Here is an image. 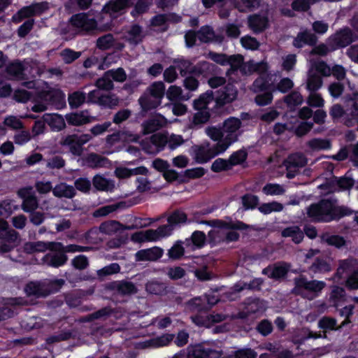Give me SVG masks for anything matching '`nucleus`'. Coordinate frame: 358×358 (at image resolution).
<instances>
[{"mask_svg":"<svg viewBox=\"0 0 358 358\" xmlns=\"http://www.w3.org/2000/svg\"><path fill=\"white\" fill-rule=\"evenodd\" d=\"M354 211L345 206H336V201L322 199L317 203H312L307 208V215L313 221L329 222L339 220L342 217L352 215Z\"/></svg>","mask_w":358,"mask_h":358,"instance_id":"1","label":"nucleus"},{"mask_svg":"<svg viewBox=\"0 0 358 358\" xmlns=\"http://www.w3.org/2000/svg\"><path fill=\"white\" fill-rule=\"evenodd\" d=\"M124 136L125 140L139 143L142 150L150 155H155L163 150L167 143L171 150H174L185 141L182 136H149V138L141 140L143 136Z\"/></svg>","mask_w":358,"mask_h":358,"instance_id":"2","label":"nucleus"},{"mask_svg":"<svg viewBox=\"0 0 358 358\" xmlns=\"http://www.w3.org/2000/svg\"><path fill=\"white\" fill-rule=\"evenodd\" d=\"M357 39L356 34L348 27H345L329 37V44L333 49L345 48Z\"/></svg>","mask_w":358,"mask_h":358,"instance_id":"3","label":"nucleus"},{"mask_svg":"<svg viewBox=\"0 0 358 358\" xmlns=\"http://www.w3.org/2000/svg\"><path fill=\"white\" fill-rule=\"evenodd\" d=\"M291 266L289 263L281 261L268 264L262 269V274L266 275L274 281H284L290 271Z\"/></svg>","mask_w":358,"mask_h":358,"instance_id":"4","label":"nucleus"},{"mask_svg":"<svg viewBox=\"0 0 358 358\" xmlns=\"http://www.w3.org/2000/svg\"><path fill=\"white\" fill-rule=\"evenodd\" d=\"M191 151L192 158L197 164H206L215 157L208 141H204L199 145H193L191 147Z\"/></svg>","mask_w":358,"mask_h":358,"instance_id":"5","label":"nucleus"},{"mask_svg":"<svg viewBox=\"0 0 358 358\" xmlns=\"http://www.w3.org/2000/svg\"><path fill=\"white\" fill-rule=\"evenodd\" d=\"M189 358H220L222 351L216 350L202 343L190 345L187 348Z\"/></svg>","mask_w":358,"mask_h":358,"instance_id":"6","label":"nucleus"},{"mask_svg":"<svg viewBox=\"0 0 358 358\" xmlns=\"http://www.w3.org/2000/svg\"><path fill=\"white\" fill-rule=\"evenodd\" d=\"M294 291L296 293L299 289H305L310 292L318 294L325 287L326 283L324 281L312 280H308L303 275L296 277L294 279Z\"/></svg>","mask_w":358,"mask_h":358,"instance_id":"7","label":"nucleus"},{"mask_svg":"<svg viewBox=\"0 0 358 358\" xmlns=\"http://www.w3.org/2000/svg\"><path fill=\"white\" fill-rule=\"evenodd\" d=\"M72 27L85 31H91L96 29L97 22L94 18H90L85 13H80L73 15L70 20Z\"/></svg>","mask_w":358,"mask_h":358,"instance_id":"8","label":"nucleus"},{"mask_svg":"<svg viewBox=\"0 0 358 358\" xmlns=\"http://www.w3.org/2000/svg\"><path fill=\"white\" fill-rule=\"evenodd\" d=\"M41 101H45L48 104L55 106L57 108H62L66 105L65 95L59 89H51L42 91L39 94Z\"/></svg>","mask_w":358,"mask_h":358,"instance_id":"9","label":"nucleus"},{"mask_svg":"<svg viewBox=\"0 0 358 358\" xmlns=\"http://www.w3.org/2000/svg\"><path fill=\"white\" fill-rule=\"evenodd\" d=\"M94 136H66L62 144L69 147L70 152L76 156L83 153V145L92 138Z\"/></svg>","mask_w":358,"mask_h":358,"instance_id":"10","label":"nucleus"},{"mask_svg":"<svg viewBox=\"0 0 358 358\" xmlns=\"http://www.w3.org/2000/svg\"><path fill=\"white\" fill-rule=\"evenodd\" d=\"M209 136L213 141L216 142L214 145H210L211 149L214 153L215 157L225 152L232 143L238 141V136Z\"/></svg>","mask_w":358,"mask_h":358,"instance_id":"11","label":"nucleus"},{"mask_svg":"<svg viewBox=\"0 0 358 358\" xmlns=\"http://www.w3.org/2000/svg\"><path fill=\"white\" fill-rule=\"evenodd\" d=\"M220 69L216 64L206 61H201L194 66L192 75L208 79L212 76L217 75Z\"/></svg>","mask_w":358,"mask_h":358,"instance_id":"12","label":"nucleus"},{"mask_svg":"<svg viewBox=\"0 0 358 358\" xmlns=\"http://www.w3.org/2000/svg\"><path fill=\"white\" fill-rule=\"evenodd\" d=\"M236 96L237 90L235 86L230 83L226 85L223 90L221 91V94L215 99V108H222L227 103H229L234 101L236 99Z\"/></svg>","mask_w":358,"mask_h":358,"instance_id":"13","label":"nucleus"},{"mask_svg":"<svg viewBox=\"0 0 358 358\" xmlns=\"http://www.w3.org/2000/svg\"><path fill=\"white\" fill-rule=\"evenodd\" d=\"M165 123L166 119L163 115L156 114L151 116L143 122L142 134H152L162 128Z\"/></svg>","mask_w":358,"mask_h":358,"instance_id":"14","label":"nucleus"},{"mask_svg":"<svg viewBox=\"0 0 358 358\" xmlns=\"http://www.w3.org/2000/svg\"><path fill=\"white\" fill-rule=\"evenodd\" d=\"M182 17L175 13H160L154 15L150 20V24L152 27H162L166 25L163 31L168 29L167 22L178 23Z\"/></svg>","mask_w":358,"mask_h":358,"instance_id":"15","label":"nucleus"},{"mask_svg":"<svg viewBox=\"0 0 358 358\" xmlns=\"http://www.w3.org/2000/svg\"><path fill=\"white\" fill-rule=\"evenodd\" d=\"M317 36L308 29L299 31L294 38L292 45L296 48H302L304 45L313 46L317 42Z\"/></svg>","mask_w":358,"mask_h":358,"instance_id":"16","label":"nucleus"},{"mask_svg":"<svg viewBox=\"0 0 358 358\" xmlns=\"http://www.w3.org/2000/svg\"><path fill=\"white\" fill-rule=\"evenodd\" d=\"M54 252L46 254L42 259L43 262L48 266L59 268L68 261V257L62 250H51Z\"/></svg>","mask_w":358,"mask_h":358,"instance_id":"17","label":"nucleus"},{"mask_svg":"<svg viewBox=\"0 0 358 358\" xmlns=\"http://www.w3.org/2000/svg\"><path fill=\"white\" fill-rule=\"evenodd\" d=\"M18 236V233L14 229L8 228L0 234V252H10L13 246L10 243H15Z\"/></svg>","mask_w":358,"mask_h":358,"instance_id":"18","label":"nucleus"},{"mask_svg":"<svg viewBox=\"0 0 358 358\" xmlns=\"http://www.w3.org/2000/svg\"><path fill=\"white\" fill-rule=\"evenodd\" d=\"M163 255V250L159 247H152L148 249L138 250L136 255V260L138 262L157 261Z\"/></svg>","mask_w":358,"mask_h":358,"instance_id":"19","label":"nucleus"},{"mask_svg":"<svg viewBox=\"0 0 358 358\" xmlns=\"http://www.w3.org/2000/svg\"><path fill=\"white\" fill-rule=\"evenodd\" d=\"M248 27L255 34L263 32L268 26V19L266 16L253 14L248 17Z\"/></svg>","mask_w":358,"mask_h":358,"instance_id":"20","label":"nucleus"},{"mask_svg":"<svg viewBox=\"0 0 358 358\" xmlns=\"http://www.w3.org/2000/svg\"><path fill=\"white\" fill-rule=\"evenodd\" d=\"M133 5L131 0H110L103 8V10L110 15L120 13Z\"/></svg>","mask_w":358,"mask_h":358,"instance_id":"21","label":"nucleus"},{"mask_svg":"<svg viewBox=\"0 0 358 358\" xmlns=\"http://www.w3.org/2000/svg\"><path fill=\"white\" fill-rule=\"evenodd\" d=\"M43 118L52 131H59L66 126L65 120L61 115L45 113L43 115Z\"/></svg>","mask_w":358,"mask_h":358,"instance_id":"22","label":"nucleus"},{"mask_svg":"<svg viewBox=\"0 0 358 358\" xmlns=\"http://www.w3.org/2000/svg\"><path fill=\"white\" fill-rule=\"evenodd\" d=\"M92 183L97 191L111 192L115 188L113 180L107 179L99 174H96L93 177Z\"/></svg>","mask_w":358,"mask_h":358,"instance_id":"23","label":"nucleus"},{"mask_svg":"<svg viewBox=\"0 0 358 358\" xmlns=\"http://www.w3.org/2000/svg\"><path fill=\"white\" fill-rule=\"evenodd\" d=\"M307 164L306 157L301 152L290 154L285 161L287 169H299L305 166Z\"/></svg>","mask_w":358,"mask_h":358,"instance_id":"24","label":"nucleus"},{"mask_svg":"<svg viewBox=\"0 0 358 358\" xmlns=\"http://www.w3.org/2000/svg\"><path fill=\"white\" fill-rule=\"evenodd\" d=\"M87 165L92 169L108 167L110 164V160L106 157L96 153H90L85 159Z\"/></svg>","mask_w":358,"mask_h":358,"instance_id":"25","label":"nucleus"},{"mask_svg":"<svg viewBox=\"0 0 358 358\" xmlns=\"http://www.w3.org/2000/svg\"><path fill=\"white\" fill-rule=\"evenodd\" d=\"M206 240V234L201 231H194L189 238H186L185 245L186 248L192 245V248H201L204 246Z\"/></svg>","mask_w":358,"mask_h":358,"instance_id":"26","label":"nucleus"},{"mask_svg":"<svg viewBox=\"0 0 358 358\" xmlns=\"http://www.w3.org/2000/svg\"><path fill=\"white\" fill-rule=\"evenodd\" d=\"M52 192L54 196L58 198L64 197L67 199H72L76 194L74 187L65 182L56 185Z\"/></svg>","mask_w":358,"mask_h":358,"instance_id":"27","label":"nucleus"},{"mask_svg":"<svg viewBox=\"0 0 358 358\" xmlns=\"http://www.w3.org/2000/svg\"><path fill=\"white\" fill-rule=\"evenodd\" d=\"M213 100V92L207 90L194 101L193 107L195 110H209L208 106Z\"/></svg>","mask_w":358,"mask_h":358,"instance_id":"28","label":"nucleus"},{"mask_svg":"<svg viewBox=\"0 0 358 358\" xmlns=\"http://www.w3.org/2000/svg\"><path fill=\"white\" fill-rule=\"evenodd\" d=\"M270 81L271 78L268 73L259 76L252 83L253 91L258 93L271 90V84Z\"/></svg>","mask_w":358,"mask_h":358,"instance_id":"29","label":"nucleus"},{"mask_svg":"<svg viewBox=\"0 0 358 358\" xmlns=\"http://www.w3.org/2000/svg\"><path fill=\"white\" fill-rule=\"evenodd\" d=\"M65 117L67 123L73 126H80L87 124L91 120V117L85 115L84 111L66 114Z\"/></svg>","mask_w":358,"mask_h":358,"instance_id":"30","label":"nucleus"},{"mask_svg":"<svg viewBox=\"0 0 358 358\" xmlns=\"http://www.w3.org/2000/svg\"><path fill=\"white\" fill-rule=\"evenodd\" d=\"M346 292L343 287L340 286L333 287L330 293L329 301L331 303V306L336 309L340 306V303L345 301Z\"/></svg>","mask_w":358,"mask_h":358,"instance_id":"31","label":"nucleus"},{"mask_svg":"<svg viewBox=\"0 0 358 358\" xmlns=\"http://www.w3.org/2000/svg\"><path fill=\"white\" fill-rule=\"evenodd\" d=\"M24 292L28 296L45 297L43 282H29L24 287Z\"/></svg>","mask_w":358,"mask_h":358,"instance_id":"32","label":"nucleus"},{"mask_svg":"<svg viewBox=\"0 0 358 358\" xmlns=\"http://www.w3.org/2000/svg\"><path fill=\"white\" fill-rule=\"evenodd\" d=\"M194 276L201 282L209 281L214 278L215 274L207 264H203L194 271Z\"/></svg>","mask_w":358,"mask_h":358,"instance_id":"33","label":"nucleus"},{"mask_svg":"<svg viewBox=\"0 0 358 358\" xmlns=\"http://www.w3.org/2000/svg\"><path fill=\"white\" fill-rule=\"evenodd\" d=\"M321 239L328 245L334 246L337 249H341L346 245L345 239L340 235L324 234Z\"/></svg>","mask_w":358,"mask_h":358,"instance_id":"34","label":"nucleus"},{"mask_svg":"<svg viewBox=\"0 0 358 358\" xmlns=\"http://www.w3.org/2000/svg\"><path fill=\"white\" fill-rule=\"evenodd\" d=\"M56 243L57 242L43 241L31 242L26 244L25 249L29 252H45L47 250H56V249H53L54 248H56V246L51 244Z\"/></svg>","mask_w":358,"mask_h":358,"instance_id":"35","label":"nucleus"},{"mask_svg":"<svg viewBox=\"0 0 358 358\" xmlns=\"http://www.w3.org/2000/svg\"><path fill=\"white\" fill-rule=\"evenodd\" d=\"M175 335L173 334H164L160 336H157L150 339L146 343L147 346L160 348L169 345L174 339Z\"/></svg>","mask_w":358,"mask_h":358,"instance_id":"36","label":"nucleus"},{"mask_svg":"<svg viewBox=\"0 0 358 358\" xmlns=\"http://www.w3.org/2000/svg\"><path fill=\"white\" fill-rule=\"evenodd\" d=\"M192 117L191 124L192 127L200 128L208 122L210 118V110H196Z\"/></svg>","mask_w":358,"mask_h":358,"instance_id":"37","label":"nucleus"},{"mask_svg":"<svg viewBox=\"0 0 358 358\" xmlns=\"http://www.w3.org/2000/svg\"><path fill=\"white\" fill-rule=\"evenodd\" d=\"M241 124V120L238 117H230L223 122L221 126L222 132L233 134L240 129Z\"/></svg>","mask_w":358,"mask_h":358,"instance_id":"38","label":"nucleus"},{"mask_svg":"<svg viewBox=\"0 0 358 358\" xmlns=\"http://www.w3.org/2000/svg\"><path fill=\"white\" fill-rule=\"evenodd\" d=\"M308 147L312 151L327 150L331 148V142L327 138H313L307 143Z\"/></svg>","mask_w":358,"mask_h":358,"instance_id":"39","label":"nucleus"},{"mask_svg":"<svg viewBox=\"0 0 358 358\" xmlns=\"http://www.w3.org/2000/svg\"><path fill=\"white\" fill-rule=\"evenodd\" d=\"M217 222L220 224L219 226L225 229L243 231L252 229V226L240 220L234 222L230 219L229 221L217 220Z\"/></svg>","mask_w":358,"mask_h":358,"instance_id":"40","label":"nucleus"},{"mask_svg":"<svg viewBox=\"0 0 358 358\" xmlns=\"http://www.w3.org/2000/svg\"><path fill=\"white\" fill-rule=\"evenodd\" d=\"M138 102L142 110L145 112L155 109L161 104L160 100L154 99L150 95L146 94L141 96Z\"/></svg>","mask_w":358,"mask_h":358,"instance_id":"41","label":"nucleus"},{"mask_svg":"<svg viewBox=\"0 0 358 358\" xmlns=\"http://www.w3.org/2000/svg\"><path fill=\"white\" fill-rule=\"evenodd\" d=\"M323 80L321 76L317 73L310 72L307 78L306 89L310 92H317L322 85Z\"/></svg>","mask_w":358,"mask_h":358,"instance_id":"42","label":"nucleus"},{"mask_svg":"<svg viewBox=\"0 0 358 358\" xmlns=\"http://www.w3.org/2000/svg\"><path fill=\"white\" fill-rule=\"evenodd\" d=\"M43 287H44V293L45 297L51 294H55L59 292L62 286L64 285V280L60 279H55L52 280H49L48 282H43Z\"/></svg>","mask_w":358,"mask_h":358,"instance_id":"43","label":"nucleus"},{"mask_svg":"<svg viewBox=\"0 0 358 358\" xmlns=\"http://www.w3.org/2000/svg\"><path fill=\"white\" fill-rule=\"evenodd\" d=\"M110 314L111 309L108 307H104L83 317L80 320L84 322H91L96 320L105 318Z\"/></svg>","mask_w":358,"mask_h":358,"instance_id":"44","label":"nucleus"},{"mask_svg":"<svg viewBox=\"0 0 358 358\" xmlns=\"http://www.w3.org/2000/svg\"><path fill=\"white\" fill-rule=\"evenodd\" d=\"M355 181L352 178L346 176L340 178L334 176L330 181L329 185L332 186H337L340 189L347 190L352 188L354 185Z\"/></svg>","mask_w":358,"mask_h":358,"instance_id":"45","label":"nucleus"},{"mask_svg":"<svg viewBox=\"0 0 358 358\" xmlns=\"http://www.w3.org/2000/svg\"><path fill=\"white\" fill-rule=\"evenodd\" d=\"M86 100L85 93L76 91L69 94L68 101L71 108L76 109L83 105Z\"/></svg>","mask_w":358,"mask_h":358,"instance_id":"46","label":"nucleus"},{"mask_svg":"<svg viewBox=\"0 0 358 358\" xmlns=\"http://www.w3.org/2000/svg\"><path fill=\"white\" fill-rule=\"evenodd\" d=\"M129 41L133 44H138L143 41V29L141 26L138 24L131 25L130 29L128 31Z\"/></svg>","mask_w":358,"mask_h":358,"instance_id":"47","label":"nucleus"},{"mask_svg":"<svg viewBox=\"0 0 358 358\" xmlns=\"http://www.w3.org/2000/svg\"><path fill=\"white\" fill-rule=\"evenodd\" d=\"M241 203L245 210H254L257 207L259 199L257 195L247 193L241 196Z\"/></svg>","mask_w":358,"mask_h":358,"instance_id":"48","label":"nucleus"},{"mask_svg":"<svg viewBox=\"0 0 358 358\" xmlns=\"http://www.w3.org/2000/svg\"><path fill=\"white\" fill-rule=\"evenodd\" d=\"M248 152L245 149L242 148L234 152L229 157L228 160L231 167L241 165L244 163L248 158Z\"/></svg>","mask_w":358,"mask_h":358,"instance_id":"49","label":"nucleus"},{"mask_svg":"<svg viewBox=\"0 0 358 358\" xmlns=\"http://www.w3.org/2000/svg\"><path fill=\"white\" fill-rule=\"evenodd\" d=\"M198 32V39L201 43H210L215 38V34L213 29L208 25L203 26L200 28Z\"/></svg>","mask_w":358,"mask_h":358,"instance_id":"50","label":"nucleus"},{"mask_svg":"<svg viewBox=\"0 0 358 358\" xmlns=\"http://www.w3.org/2000/svg\"><path fill=\"white\" fill-rule=\"evenodd\" d=\"M154 231L152 229H148L145 231H139L134 233L131 236V241L134 243H145L153 241V236Z\"/></svg>","mask_w":358,"mask_h":358,"instance_id":"51","label":"nucleus"},{"mask_svg":"<svg viewBox=\"0 0 358 358\" xmlns=\"http://www.w3.org/2000/svg\"><path fill=\"white\" fill-rule=\"evenodd\" d=\"M183 245H185V241H177L168 250V255L171 259H180L184 255L185 248Z\"/></svg>","mask_w":358,"mask_h":358,"instance_id":"52","label":"nucleus"},{"mask_svg":"<svg viewBox=\"0 0 358 358\" xmlns=\"http://www.w3.org/2000/svg\"><path fill=\"white\" fill-rule=\"evenodd\" d=\"M115 39L112 34H106L96 40V48L101 50H107L113 47Z\"/></svg>","mask_w":358,"mask_h":358,"instance_id":"53","label":"nucleus"},{"mask_svg":"<svg viewBox=\"0 0 358 358\" xmlns=\"http://www.w3.org/2000/svg\"><path fill=\"white\" fill-rule=\"evenodd\" d=\"M187 220V214L180 210H174L167 218L168 223L173 227L180 224H184Z\"/></svg>","mask_w":358,"mask_h":358,"instance_id":"54","label":"nucleus"},{"mask_svg":"<svg viewBox=\"0 0 358 358\" xmlns=\"http://www.w3.org/2000/svg\"><path fill=\"white\" fill-rule=\"evenodd\" d=\"M148 90L152 98L161 101L165 94V85L161 81L155 82L150 86Z\"/></svg>","mask_w":358,"mask_h":358,"instance_id":"55","label":"nucleus"},{"mask_svg":"<svg viewBox=\"0 0 358 358\" xmlns=\"http://www.w3.org/2000/svg\"><path fill=\"white\" fill-rule=\"evenodd\" d=\"M283 205L278 201H271L268 203H263L261 204L258 210L264 215H268L272 212H280L283 210Z\"/></svg>","mask_w":358,"mask_h":358,"instance_id":"56","label":"nucleus"},{"mask_svg":"<svg viewBox=\"0 0 358 358\" xmlns=\"http://www.w3.org/2000/svg\"><path fill=\"white\" fill-rule=\"evenodd\" d=\"M3 125L0 126V129L4 130V127H8L13 130H20L23 129V123L20 118L10 115L4 119Z\"/></svg>","mask_w":358,"mask_h":358,"instance_id":"57","label":"nucleus"},{"mask_svg":"<svg viewBox=\"0 0 358 358\" xmlns=\"http://www.w3.org/2000/svg\"><path fill=\"white\" fill-rule=\"evenodd\" d=\"M318 327L324 331H338L337 320L329 316L322 317L318 322Z\"/></svg>","mask_w":358,"mask_h":358,"instance_id":"58","label":"nucleus"},{"mask_svg":"<svg viewBox=\"0 0 358 358\" xmlns=\"http://www.w3.org/2000/svg\"><path fill=\"white\" fill-rule=\"evenodd\" d=\"M315 273H327L331 271L330 264L323 258L317 257L310 266Z\"/></svg>","mask_w":358,"mask_h":358,"instance_id":"59","label":"nucleus"},{"mask_svg":"<svg viewBox=\"0 0 358 358\" xmlns=\"http://www.w3.org/2000/svg\"><path fill=\"white\" fill-rule=\"evenodd\" d=\"M177 64L176 68L180 71V73L182 77L186 76L187 74L192 75V70L194 65L191 61L185 59H178L175 61Z\"/></svg>","mask_w":358,"mask_h":358,"instance_id":"60","label":"nucleus"},{"mask_svg":"<svg viewBox=\"0 0 358 358\" xmlns=\"http://www.w3.org/2000/svg\"><path fill=\"white\" fill-rule=\"evenodd\" d=\"M248 69L250 73H257L259 76L263 73H267L268 70V64L265 62H254L250 61L248 64Z\"/></svg>","mask_w":358,"mask_h":358,"instance_id":"61","label":"nucleus"},{"mask_svg":"<svg viewBox=\"0 0 358 358\" xmlns=\"http://www.w3.org/2000/svg\"><path fill=\"white\" fill-rule=\"evenodd\" d=\"M232 169L229 160L223 158H217L215 159L210 167V169L214 173H220L222 171H229Z\"/></svg>","mask_w":358,"mask_h":358,"instance_id":"62","label":"nucleus"},{"mask_svg":"<svg viewBox=\"0 0 358 358\" xmlns=\"http://www.w3.org/2000/svg\"><path fill=\"white\" fill-rule=\"evenodd\" d=\"M153 4V0H137L131 15L135 16L134 13L137 15H142L148 12L150 7Z\"/></svg>","mask_w":358,"mask_h":358,"instance_id":"63","label":"nucleus"},{"mask_svg":"<svg viewBox=\"0 0 358 358\" xmlns=\"http://www.w3.org/2000/svg\"><path fill=\"white\" fill-rule=\"evenodd\" d=\"M228 65L230 68L227 71V75H230L231 72L236 71L243 62V57L241 55H232L228 56Z\"/></svg>","mask_w":358,"mask_h":358,"instance_id":"64","label":"nucleus"}]
</instances>
